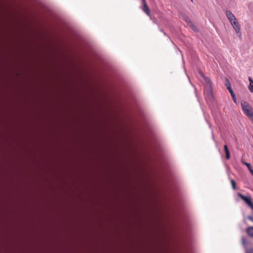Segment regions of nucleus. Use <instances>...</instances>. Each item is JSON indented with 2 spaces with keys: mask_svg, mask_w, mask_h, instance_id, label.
<instances>
[{
  "mask_svg": "<svg viewBox=\"0 0 253 253\" xmlns=\"http://www.w3.org/2000/svg\"><path fill=\"white\" fill-rule=\"evenodd\" d=\"M241 106L244 113L253 121V110L251 106L244 101L241 102Z\"/></svg>",
  "mask_w": 253,
  "mask_h": 253,
  "instance_id": "nucleus-1",
  "label": "nucleus"
},
{
  "mask_svg": "<svg viewBox=\"0 0 253 253\" xmlns=\"http://www.w3.org/2000/svg\"><path fill=\"white\" fill-rule=\"evenodd\" d=\"M238 196L253 210V204L250 197H246L241 194H239Z\"/></svg>",
  "mask_w": 253,
  "mask_h": 253,
  "instance_id": "nucleus-2",
  "label": "nucleus"
},
{
  "mask_svg": "<svg viewBox=\"0 0 253 253\" xmlns=\"http://www.w3.org/2000/svg\"><path fill=\"white\" fill-rule=\"evenodd\" d=\"M225 85H226L227 89L229 90V92L230 93L233 99L234 100V101L235 102H236V98L235 95L231 87V85H230L229 82H228V84H226Z\"/></svg>",
  "mask_w": 253,
  "mask_h": 253,
  "instance_id": "nucleus-3",
  "label": "nucleus"
},
{
  "mask_svg": "<svg viewBox=\"0 0 253 253\" xmlns=\"http://www.w3.org/2000/svg\"><path fill=\"white\" fill-rule=\"evenodd\" d=\"M233 28H234L235 30L236 31V33L239 35V36L240 37H241V33L240 31V27L239 26V23L238 21L234 22V23L231 24Z\"/></svg>",
  "mask_w": 253,
  "mask_h": 253,
  "instance_id": "nucleus-4",
  "label": "nucleus"
},
{
  "mask_svg": "<svg viewBox=\"0 0 253 253\" xmlns=\"http://www.w3.org/2000/svg\"><path fill=\"white\" fill-rule=\"evenodd\" d=\"M246 231L249 237L253 238V226L247 227Z\"/></svg>",
  "mask_w": 253,
  "mask_h": 253,
  "instance_id": "nucleus-5",
  "label": "nucleus"
},
{
  "mask_svg": "<svg viewBox=\"0 0 253 253\" xmlns=\"http://www.w3.org/2000/svg\"><path fill=\"white\" fill-rule=\"evenodd\" d=\"M142 9L148 16H151L150 9L147 4L143 5Z\"/></svg>",
  "mask_w": 253,
  "mask_h": 253,
  "instance_id": "nucleus-6",
  "label": "nucleus"
},
{
  "mask_svg": "<svg viewBox=\"0 0 253 253\" xmlns=\"http://www.w3.org/2000/svg\"><path fill=\"white\" fill-rule=\"evenodd\" d=\"M200 74L202 76V77L204 79L205 81L209 84L210 86H211V83L210 79L206 77L203 72H200Z\"/></svg>",
  "mask_w": 253,
  "mask_h": 253,
  "instance_id": "nucleus-7",
  "label": "nucleus"
},
{
  "mask_svg": "<svg viewBox=\"0 0 253 253\" xmlns=\"http://www.w3.org/2000/svg\"><path fill=\"white\" fill-rule=\"evenodd\" d=\"M249 80L250 81V84L248 86V88L249 90L253 91V80L251 77L249 78Z\"/></svg>",
  "mask_w": 253,
  "mask_h": 253,
  "instance_id": "nucleus-8",
  "label": "nucleus"
},
{
  "mask_svg": "<svg viewBox=\"0 0 253 253\" xmlns=\"http://www.w3.org/2000/svg\"><path fill=\"white\" fill-rule=\"evenodd\" d=\"M226 16L229 20L230 19H232V18L235 17V16L233 14V13L229 11H226Z\"/></svg>",
  "mask_w": 253,
  "mask_h": 253,
  "instance_id": "nucleus-9",
  "label": "nucleus"
},
{
  "mask_svg": "<svg viewBox=\"0 0 253 253\" xmlns=\"http://www.w3.org/2000/svg\"><path fill=\"white\" fill-rule=\"evenodd\" d=\"M242 163L248 167L249 170H250V171L251 172L252 170H253V169L252 167H251V165L249 163L245 162L243 161H242Z\"/></svg>",
  "mask_w": 253,
  "mask_h": 253,
  "instance_id": "nucleus-10",
  "label": "nucleus"
},
{
  "mask_svg": "<svg viewBox=\"0 0 253 253\" xmlns=\"http://www.w3.org/2000/svg\"><path fill=\"white\" fill-rule=\"evenodd\" d=\"M230 182H231V184L232 185V188L234 190H235L236 189V182L235 181V180H234L232 179H230Z\"/></svg>",
  "mask_w": 253,
  "mask_h": 253,
  "instance_id": "nucleus-11",
  "label": "nucleus"
},
{
  "mask_svg": "<svg viewBox=\"0 0 253 253\" xmlns=\"http://www.w3.org/2000/svg\"><path fill=\"white\" fill-rule=\"evenodd\" d=\"M189 26L191 27V28L193 29V30L196 31L197 28L192 23V22L191 21H189Z\"/></svg>",
  "mask_w": 253,
  "mask_h": 253,
  "instance_id": "nucleus-12",
  "label": "nucleus"
},
{
  "mask_svg": "<svg viewBox=\"0 0 253 253\" xmlns=\"http://www.w3.org/2000/svg\"><path fill=\"white\" fill-rule=\"evenodd\" d=\"M245 253H253V248H251L250 249L245 248Z\"/></svg>",
  "mask_w": 253,
  "mask_h": 253,
  "instance_id": "nucleus-13",
  "label": "nucleus"
},
{
  "mask_svg": "<svg viewBox=\"0 0 253 253\" xmlns=\"http://www.w3.org/2000/svg\"><path fill=\"white\" fill-rule=\"evenodd\" d=\"M183 19L185 20V21L186 22H187V23L189 25V21H190V20L188 18V17H187V16H185L183 17Z\"/></svg>",
  "mask_w": 253,
  "mask_h": 253,
  "instance_id": "nucleus-14",
  "label": "nucleus"
},
{
  "mask_svg": "<svg viewBox=\"0 0 253 253\" xmlns=\"http://www.w3.org/2000/svg\"><path fill=\"white\" fill-rule=\"evenodd\" d=\"M229 20L230 21V22L231 24L234 23V22H237V19H236L235 17H234L233 18H232V20H231V19H230Z\"/></svg>",
  "mask_w": 253,
  "mask_h": 253,
  "instance_id": "nucleus-15",
  "label": "nucleus"
},
{
  "mask_svg": "<svg viewBox=\"0 0 253 253\" xmlns=\"http://www.w3.org/2000/svg\"><path fill=\"white\" fill-rule=\"evenodd\" d=\"M242 244H243V246H244L245 248H246L245 247L246 244V239H245L244 238H242Z\"/></svg>",
  "mask_w": 253,
  "mask_h": 253,
  "instance_id": "nucleus-16",
  "label": "nucleus"
},
{
  "mask_svg": "<svg viewBox=\"0 0 253 253\" xmlns=\"http://www.w3.org/2000/svg\"><path fill=\"white\" fill-rule=\"evenodd\" d=\"M225 154H226V159H229L230 157L229 151V152H227L226 153H225Z\"/></svg>",
  "mask_w": 253,
  "mask_h": 253,
  "instance_id": "nucleus-17",
  "label": "nucleus"
},
{
  "mask_svg": "<svg viewBox=\"0 0 253 253\" xmlns=\"http://www.w3.org/2000/svg\"><path fill=\"white\" fill-rule=\"evenodd\" d=\"M224 151H225V152L226 153L227 152H229V150H228V148L227 147V146L226 145H225L224 146Z\"/></svg>",
  "mask_w": 253,
  "mask_h": 253,
  "instance_id": "nucleus-18",
  "label": "nucleus"
},
{
  "mask_svg": "<svg viewBox=\"0 0 253 253\" xmlns=\"http://www.w3.org/2000/svg\"><path fill=\"white\" fill-rule=\"evenodd\" d=\"M248 218L250 220H251V221H252L253 222V216H248Z\"/></svg>",
  "mask_w": 253,
  "mask_h": 253,
  "instance_id": "nucleus-19",
  "label": "nucleus"
},
{
  "mask_svg": "<svg viewBox=\"0 0 253 253\" xmlns=\"http://www.w3.org/2000/svg\"><path fill=\"white\" fill-rule=\"evenodd\" d=\"M142 3H143V5H144L145 4H147L146 3V0H142Z\"/></svg>",
  "mask_w": 253,
  "mask_h": 253,
  "instance_id": "nucleus-20",
  "label": "nucleus"
},
{
  "mask_svg": "<svg viewBox=\"0 0 253 253\" xmlns=\"http://www.w3.org/2000/svg\"><path fill=\"white\" fill-rule=\"evenodd\" d=\"M251 173H252V174L253 175V170H252Z\"/></svg>",
  "mask_w": 253,
  "mask_h": 253,
  "instance_id": "nucleus-21",
  "label": "nucleus"
}]
</instances>
